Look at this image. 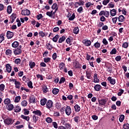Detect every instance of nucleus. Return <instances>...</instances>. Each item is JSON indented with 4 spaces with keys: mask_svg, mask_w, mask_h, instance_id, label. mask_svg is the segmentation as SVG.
<instances>
[{
    "mask_svg": "<svg viewBox=\"0 0 129 129\" xmlns=\"http://www.w3.org/2000/svg\"><path fill=\"white\" fill-rule=\"evenodd\" d=\"M107 100H108V98H107L104 99H100V98H98V101L99 102V106L105 105V104H106V102H107Z\"/></svg>",
    "mask_w": 129,
    "mask_h": 129,
    "instance_id": "1",
    "label": "nucleus"
},
{
    "mask_svg": "<svg viewBox=\"0 0 129 129\" xmlns=\"http://www.w3.org/2000/svg\"><path fill=\"white\" fill-rule=\"evenodd\" d=\"M14 122H15V120L12 118L8 117L4 119V123L7 125H12Z\"/></svg>",
    "mask_w": 129,
    "mask_h": 129,
    "instance_id": "2",
    "label": "nucleus"
},
{
    "mask_svg": "<svg viewBox=\"0 0 129 129\" xmlns=\"http://www.w3.org/2000/svg\"><path fill=\"white\" fill-rule=\"evenodd\" d=\"M31 11L27 9H24L21 11V15L22 16H30Z\"/></svg>",
    "mask_w": 129,
    "mask_h": 129,
    "instance_id": "3",
    "label": "nucleus"
},
{
    "mask_svg": "<svg viewBox=\"0 0 129 129\" xmlns=\"http://www.w3.org/2000/svg\"><path fill=\"white\" fill-rule=\"evenodd\" d=\"M46 108L48 109H51L52 107H53V101L51 100H48L46 104Z\"/></svg>",
    "mask_w": 129,
    "mask_h": 129,
    "instance_id": "4",
    "label": "nucleus"
},
{
    "mask_svg": "<svg viewBox=\"0 0 129 129\" xmlns=\"http://www.w3.org/2000/svg\"><path fill=\"white\" fill-rule=\"evenodd\" d=\"M23 52V50L18 48V47H16V48H15L13 49V53L14 55H21V54Z\"/></svg>",
    "mask_w": 129,
    "mask_h": 129,
    "instance_id": "5",
    "label": "nucleus"
},
{
    "mask_svg": "<svg viewBox=\"0 0 129 129\" xmlns=\"http://www.w3.org/2000/svg\"><path fill=\"white\" fill-rule=\"evenodd\" d=\"M83 43L84 45L86 46V47H89V46L91 45V41L87 40V39H84L83 40Z\"/></svg>",
    "mask_w": 129,
    "mask_h": 129,
    "instance_id": "6",
    "label": "nucleus"
},
{
    "mask_svg": "<svg viewBox=\"0 0 129 129\" xmlns=\"http://www.w3.org/2000/svg\"><path fill=\"white\" fill-rule=\"evenodd\" d=\"M10 22L11 24H13V23L15 22L16 19H17V14L16 13L12 14V15L10 16Z\"/></svg>",
    "mask_w": 129,
    "mask_h": 129,
    "instance_id": "7",
    "label": "nucleus"
},
{
    "mask_svg": "<svg viewBox=\"0 0 129 129\" xmlns=\"http://www.w3.org/2000/svg\"><path fill=\"white\" fill-rule=\"evenodd\" d=\"M14 105L11 103L6 105V109H7V110H9V111H11V110H13V109H14Z\"/></svg>",
    "mask_w": 129,
    "mask_h": 129,
    "instance_id": "8",
    "label": "nucleus"
},
{
    "mask_svg": "<svg viewBox=\"0 0 129 129\" xmlns=\"http://www.w3.org/2000/svg\"><path fill=\"white\" fill-rule=\"evenodd\" d=\"M66 113L67 115H70L71 114V108L69 106L66 107Z\"/></svg>",
    "mask_w": 129,
    "mask_h": 129,
    "instance_id": "9",
    "label": "nucleus"
},
{
    "mask_svg": "<svg viewBox=\"0 0 129 129\" xmlns=\"http://www.w3.org/2000/svg\"><path fill=\"white\" fill-rule=\"evenodd\" d=\"M7 39H12L14 37V33L10 31H8L7 32Z\"/></svg>",
    "mask_w": 129,
    "mask_h": 129,
    "instance_id": "10",
    "label": "nucleus"
},
{
    "mask_svg": "<svg viewBox=\"0 0 129 129\" xmlns=\"http://www.w3.org/2000/svg\"><path fill=\"white\" fill-rule=\"evenodd\" d=\"M13 109H14V112H20L21 110H22V108H21V106L19 105H17L15 106Z\"/></svg>",
    "mask_w": 129,
    "mask_h": 129,
    "instance_id": "11",
    "label": "nucleus"
},
{
    "mask_svg": "<svg viewBox=\"0 0 129 129\" xmlns=\"http://www.w3.org/2000/svg\"><path fill=\"white\" fill-rule=\"evenodd\" d=\"M107 80L110 82V84H112V85H114V84H115V80L111 78V77H108Z\"/></svg>",
    "mask_w": 129,
    "mask_h": 129,
    "instance_id": "12",
    "label": "nucleus"
},
{
    "mask_svg": "<svg viewBox=\"0 0 129 129\" xmlns=\"http://www.w3.org/2000/svg\"><path fill=\"white\" fill-rule=\"evenodd\" d=\"M36 115H38V116H42V112L40 110H36L32 112Z\"/></svg>",
    "mask_w": 129,
    "mask_h": 129,
    "instance_id": "13",
    "label": "nucleus"
},
{
    "mask_svg": "<svg viewBox=\"0 0 129 129\" xmlns=\"http://www.w3.org/2000/svg\"><path fill=\"white\" fill-rule=\"evenodd\" d=\"M6 70L8 73H11L12 72V67L11 64L8 63L6 65Z\"/></svg>",
    "mask_w": 129,
    "mask_h": 129,
    "instance_id": "14",
    "label": "nucleus"
},
{
    "mask_svg": "<svg viewBox=\"0 0 129 129\" xmlns=\"http://www.w3.org/2000/svg\"><path fill=\"white\" fill-rule=\"evenodd\" d=\"M95 91H100L101 90V86L99 84L95 85L94 87Z\"/></svg>",
    "mask_w": 129,
    "mask_h": 129,
    "instance_id": "15",
    "label": "nucleus"
},
{
    "mask_svg": "<svg viewBox=\"0 0 129 129\" xmlns=\"http://www.w3.org/2000/svg\"><path fill=\"white\" fill-rule=\"evenodd\" d=\"M74 108H75V111L76 112H79L80 110L81 109V108H80V106L78 104H76L74 106Z\"/></svg>",
    "mask_w": 129,
    "mask_h": 129,
    "instance_id": "16",
    "label": "nucleus"
},
{
    "mask_svg": "<svg viewBox=\"0 0 129 129\" xmlns=\"http://www.w3.org/2000/svg\"><path fill=\"white\" fill-rule=\"evenodd\" d=\"M20 117L21 118H22V119L26 120V121H29V120H30V117L29 116H26L25 115L22 114Z\"/></svg>",
    "mask_w": 129,
    "mask_h": 129,
    "instance_id": "17",
    "label": "nucleus"
},
{
    "mask_svg": "<svg viewBox=\"0 0 129 129\" xmlns=\"http://www.w3.org/2000/svg\"><path fill=\"white\" fill-rule=\"evenodd\" d=\"M94 83H99V79L97 78V74L96 73L94 75Z\"/></svg>",
    "mask_w": 129,
    "mask_h": 129,
    "instance_id": "18",
    "label": "nucleus"
},
{
    "mask_svg": "<svg viewBox=\"0 0 129 129\" xmlns=\"http://www.w3.org/2000/svg\"><path fill=\"white\" fill-rule=\"evenodd\" d=\"M74 67L76 69H81V68H82V65L80 64L78 62H76L75 64H74Z\"/></svg>",
    "mask_w": 129,
    "mask_h": 129,
    "instance_id": "19",
    "label": "nucleus"
},
{
    "mask_svg": "<svg viewBox=\"0 0 129 129\" xmlns=\"http://www.w3.org/2000/svg\"><path fill=\"white\" fill-rule=\"evenodd\" d=\"M47 99L46 98H43L40 100V104L42 106H44L45 104L47 103Z\"/></svg>",
    "mask_w": 129,
    "mask_h": 129,
    "instance_id": "20",
    "label": "nucleus"
},
{
    "mask_svg": "<svg viewBox=\"0 0 129 129\" xmlns=\"http://www.w3.org/2000/svg\"><path fill=\"white\" fill-rule=\"evenodd\" d=\"M36 101V97L34 96H32L29 98V102L31 103H35Z\"/></svg>",
    "mask_w": 129,
    "mask_h": 129,
    "instance_id": "21",
    "label": "nucleus"
},
{
    "mask_svg": "<svg viewBox=\"0 0 129 129\" xmlns=\"http://www.w3.org/2000/svg\"><path fill=\"white\" fill-rule=\"evenodd\" d=\"M12 54H13V51L11 49H8L6 51V55L7 56H12Z\"/></svg>",
    "mask_w": 129,
    "mask_h": 129,
    "instance_id": "22",
    "label": "nucleus"
},
{
    "mask_svg": "<svg viewBox=\"0 0 129 129\" xmlns=\"http://www.w3.org/2000/svg\"><path fill=\"white\" fill-rule=\"evenodd\" d=\"M73 33L76 35H78V34H79V27H78V26L74 28Z\"/></svg>",
    "mask_w": 129,
    "mask_h": 129,
    "instance_id": "23",
    "label": "nucleus"
},
{
    "mask_svg": "<svg viewBox=\"0 0 129 129\" xmlns=\"http://www.w3.org/2000/svg\"><path fill=\"white\" fill-rule=\"evenodd\" d=\"M15 84L16 88H17L18 89H20V87L21 86V82L18 81H15Z\"/></svg>",
    "mask_w": 129,
    "mask_h": 129,
    "instance_id": "24",
    "label": "nucleus"
},
{
    "mask_svg": "<svg viewBox=\"0 0 129 129\" xmlns=\"http://www.w3.org/2000/svg\"><path fill=\"white\" fill-rule=\"evenodd\" d=\"M118 22H120L121 23H122V22H124V20H125V18L123 15H120L118 18Z\"/></svg>",
    "mask_w": 129,
    "mask_h": 129,
    "instance_id": "25",
    "label": "nucleus"
},
{
    "mask_svg": "<svg viewBox=\"0 0 129 129\" xmlns=\"http://www.w3.org/2000/svg\"><path fill=\"white\" fill-rule=\"evenodd\" d=\"M46 49L48 50H52L53 49V45L51 44V43H48L46 44Z\"/></svg>",
    "mask_w": 129,
    "mask_h": 129,
    "instance_id": "26",
    "label": "nucleus"
},
{
    "mask_svg": "<svg viewBox=\"0 0 129 129\" xmlns=\"http://www.w3.org/2000/svg\"><path fill=\"white\" fill-rule=\"evenodd\" d=\"M12 47H13V48H17V47H19V42L14 41L12 44Z\"/></svg>",
    "mask_w": 129,
    "mask_h": 129,
    "instance_id": "27",
    "label": "nucleus"
},
{
    "mask_svg": "<svg viewBox=\"0 0 129 129\" xmlns=\"http://www.w3.org/2000/svg\"><path fill=\"white\" fill-rule=\"evenodd\" d=\"M4 102L5 105H8V104H9L10 103H11V99L10 98H6L4 100Z\"/></svg>",
    "mask_w": 129,
    "mask_h": 129,
    "instance_id": "28",
    "label": "nucleus"
},
{
    "mask_svg": "<svg viewBox=\"0 0 129 129\" xmlns=\"http://www.w3.org/2000/svg\"><path fill=\"white\" fill-rule=\"evenodd\" d=\"M60 38V36L59 35L56 34L53 38L52 41L53 42H54L55 43H56V42L58 41V39Z\"/></svg>",
    "mask_w": 129,
    "mask_h": 129,
    "instance_id": "29",
    "label": "nucleus"
},
{
    "mask_svg": "<svg viewBox=\"0 0 129 129\" xmlns=\"http://www.w3.org/2000/svg\"><path fill=\"white\" fill-rule=\"evenodd\" d=\"M12 12H13V9H12V6L9 5L7 7V13L8 14H12Z\"/></svg>",
    "mask_w": 129,
    "mask_h": 129,
    "instance_id": "30",
    "label": "nucleus"
},
{
    "mask_svg": "<svg viewBox=\"0 0 129 129\" xmlns=\"http://www.w3.org/2000/svg\"><path fill=\"white\" fill-rule=\"evenodd\" d=\"M110 13L112 17H114V16L116 15V10H115V9H113L112 10H110Z\"/></svg>",
    "mask_w": 129,
    "mask_h": 129,
    "instance_id": "31",
    "label": "nucleus"
},
{
    "mask_svg": "<svg viewBox=\"0 0 129 129\" xmlns=\"http://www.w3.org/2000/svg\"><path fill=\"white\" fill-rule=\"evenodd\" d=\"M42 91L43 92H44V93H47V92H48V91H49V90L48 89V88H47V86L46 85H44L42 87Z\"/></svg>",
    "mask_w": 129,
    "mask_h": 129,
    "instance_id": "32",
    "label": "nucleus"
},
{
    "mask_svg": "<svg viewBox=\"0 0 129 129\" xmlns=\"http://www.w3.org/2000/svg\"><path fill=\"white\" fill-rule=\"evenodd\" d=\"M29 66L31 68V69H33L35 66H36V63L35 62L33 61H29Z\"/></svg>",
    "mask_w": 129,
    "mask_h": 129,
    "instance_id": "33",
    "label": "nucleus"
},
{
    "mask_svg": "<svg viewBox=\"0 0 129 129\" xmlns=\"http://www.w3.org/2000/svg\"><path fill=\"white\" fill-rule=\"evenodd\" d=\"M27 85L29 88H31V89H33L34 88V87L33 86V83L32 82V81H30L29 82L27 83Z\"/></svg>",
    "mask_w": 129,
    "mask_h": 129,
    "instance_id": "34",
    "label": "nucleus"
},
{
    "mask_svg": "<svg viewBox=\"0 0 129 129\" xmlns=\"http://www.w3.org/2000/svg\"><path fill=\"white\" fill-rule=\"evenodd\" d=\"M64 67H65V63L64 62H61L59 64V70H63Z\"/></svg>",
    "mask_w": 129,
    "mask_h": 129,
    "instance_id": "35",
    "label": "nucleus"
},
{
    "mask_svg": "<svg viewBox=\"0 0 129 129\" xmlns=\"http://www.w3.org/2000/svg\"><path fill=\"white\" fill-rule=\"evenodd\" d=\"M52 93L53 94H54V95L58 94V93H59V89L57 88H54L52 90Z\"/></svg>",
    "mask_w": 129,
    "mask_h": 129,
    "instance_id": "36",
    "label": "nucleus"
},
{
    "mask_svg": "<svg viewBox=\"0 0 129 129\" xmlns=\"http://www.w3.org/2000/svg\"><path fill=\"white\" fill-rule=\"evenodd\" d=\"M38 34L42 38H44V37L46 36V33L43 32L42 31H39Z\"/></svg>",
    "mask_w": 129,
    "mask_h": 129,
    "instance_id": "37",
    "label": "nucleus"
},
{
    "mask_svg": "<svg viewBox=\"0 0 129 129\" xmlns=\"http://www.w3.org/2000/svg\"><path fill=\"white\" fill-rule=\"evenodd\" d=\"M65 40H66V37L64 36H62L61 37L59 38L58 43H62V42H64Z\"/></svg>",
    "mask_w": 129,
    "mask_h": 129,
    "instance_id": "38",
    "label": "nucleus"
},
{
    "mask_svg": "<svg viewBox=\"0 0 129 129\" xmlns=\"http://www.w3.org/2000/svg\"><path fill=\"white\" fill-rule=\"evenodd\" d=\"M5 34L2 33L0 35V43L3 42V41H5Z\"/></svg>",
    "mask_w": 129,
    "mask_h": 129,
    "instance_id": "39",
    "label": "nucleus"
},
{
    "mask_svg": "<svg viewBox=\"0 0 129 129\" xmlns=\"http://www.w3.org/2000/svg\"><path fill=\"white\" fill-rule=\"evenodd\" d=\"M119 120L120 122H122V121H123V120H124V115L121 114L119 116Z\"/></svg>",
    "mask_w": 129,
    "mask_h": 129,
    "instance_id": "40",
    "label": "nucleus"
},
{
    "mask_svg": "<svg viewBox=\"0 0 129 129\" xmlns=\"http://www.w3.org/2000/svg\"><path fill=\"white\" fill-rule=\"evenodd\" d=\"M21 62H22V59H20V58H16L15 60V64H17V65H19L21 64Z\"/></svg>",
    "mask_w": 129,
    "mask_h": 129,
    "instance_id": "41",
    "label": "nucleus"
},
{
    "mask_svg": "<svg viewBox=\"0 0 129 129\" xmlns=\"http://www.w3.org/2000/svg\"><path fill=\"white\" fill-rule=\"evenodd\" d=\"M33 119L34 122L36 123L37 122V121L39 120V117L36 116L35 115H34L33 116Z\"/></svg>",
    "mask_w": 129,
    "mask_h": 129,
    "instance_id": "42",
    "label": "nucleus"
},
{
    "mask_svg": "<svg viewBox=\"0 0 129 129\" xmlns=\"http://www.w3.org/2000/svg\"><path fill=\"white\" fill-rule=\"evenodd\" d=\"M110 55H115L116 54V49L114 48L112 49V50L110 52Z\"/></svg>",
    "mask_w": 129,
    "mask_h": 129,
    "instance_id": "43",
    "label": "nucleus"
},
{
    "mask_svg": "<svg viewBox=\"0 0 129 129\" xmlns=\"http://www.w3.org/2000/svg\"><path fill=\"white\" fill-rule=\"evenodd\" d=\"M23 111L24 115H29V113H30V111H29L28 109L26 108H24L23 109Z\"/></svg>",
    "mask_w": 129,
    "mask_h": 129,
    "instance_id": "44",
    "label": "nucleus"
},
{
    "mask_svg": "<svg viewBox=\"0 0 129 129\" xmlns=\"http://www.w3.org/2000/svg\"><path fill=\"white\" fill-rule=\"evenodd\" d=\"M22 106H27L28 105V102L26 100L22 101L21 103Z\"/></svg>",
    "mask_w": 129,
    "mask_h": 129,
    "instance_id": "45",
    "label": "nucleus"
},
{
    "mask_svg": "<svg viewBox=\"0 0 129 129\" xmlns=\"http://www.w3.org/2000/svg\"><path fill=\"white\" fill-rule=\"evenodd\" d=\"M43 61L45 63H48L51 61V58L50 57H45L43 58Z\"/></svg>",
    "mask_w": 129,
    "mask_h": 129,
    "instance_id": "46",
    "label": "nucleus"
},
{
    "mask_svg": "<svg viewBox=\"0 0 129 129\" xmlns=\"http://www.w3.org/2000/svg\"><path fill=\"white\" fill-rule=\"evenodd\" d=\"M45 121L48 123H51V122H52V121H53V120L51 118V117H48L46 118Z\"/></svg>",
    "mask_w": 129,
    "mask_h": 129,
    "instance_id": "47",
    "label": "nucleus"
},
{
    "mask_svg": "<svg viewBox=\"0 0 129 129\" xmlns=\"http://www.w3.org/2000/svg\"><path fill=\"white\" fill-rule=\"evenodd\" d=\"M94 46L95 48H100V43L97 42L94 44Z\"/></svg>",
    "mask_w": 129,
    "mask_h": 129,
    "instance_id": "48",
    "label": "nucleus"
},
{
    "mask_svg": "<svg viewBox=\"0 0 129 129\" xmlns=\"http://www.w3.org/2000/svg\"><path fill=\"white\" fill-rule=\"evenodd\" d=\"M20 100H21V97L20 96H17L15 97L14 101L15 102L18 103Z\"/></svg>",
    "mask_w": 129,
    "mask_h": 129,
    "instance_id": "49",
    "label": "nucleus"
},
{
    "mask_svg": "<svg viewBox=\"0 0 129 129\" xmlns=\"http://www.w3.org/2000/svg\"><path fill=\"white\" fill-rule=\"evenodd\" d=\"M75 19V13H73L72 16L69 18V21H73Z\"/></svg>",
    "mask_w": 129,
    "mask_h": 129,
    "instance_id": "50",
    "label": "nucleus"
},
{
    "mask_svg": "<svg viewBox=\"0 0 129 129\" xmlns=\"http://www.w3.org/2000/svg\"><path fill=\"white\" fill-rule=\"evenodd\" d=\"M65 80H66L65 78L61 77L59 80V84H62V83H64L65 82Z\"/></svg>",
    "mask_w": 129,
    "mask_h": 129,
    "instance_id": "51",
    "label": "nucleus"
},
{
    "mask_svg": "<svg viewBox=\"0 0 129 129\" xmlns=\"http://www.w3.org/2000/svg\"><path fill=\"white\" fill-rule=\"evenodd\" d=\"M122 47L123 48H124L125 49H126L127 48V47H128V43L124 42L122 45Z\"/></svg>",
    "mask_w": 129,
    "mask_h": 129,
    "instance_id": "52",
    "label": "nucleus"
},
{
    "mask_svg": "<svg viewBox=\"0 0 129 129\" xmlns=\"http://www.w3.org/2000/svg\"><path fill=\"white\" fill-rule=\"evenodd\" d=\"M102 43L105 45V46H107V45H108V41H107L106 38L103 39Z\"/></svg>",
    "mask_w": 129,
    "mask_h": 129,
    "instance_id": "53",
    "label": "nucleus"
},
{
    "mask_svg": "<svg viewBox=\"0 0 129 129\" xmlns=\"http://www.w3.org/2000/svg\"><path fill=\"white\" fill-rule=\"evenodd\" d=\"M86 76L88 79H91L92 78V77H91V74L90 73L86 72Z\"/></svg>",
    "mask_w": 129,
    "mask_h": 129,
    "instance_id": "54",
    "label": "nucleus"
},
{
    "mask_svg": "<svg viewBox=\"0 0 129 129\" xmlns=\"http://www.w3.org/2000/svg\"><path fill=\"white\" fill-rule=\"evenodd\" d=\"M113 2H110L108 5V7L109 8V9H112L113 8H114V4H112Z\"/></svg>",
    "mask_w": 129,
    "mask_h": 129,
    "instance_id": "55",
    "label": "nucleus"
},
{
    "mask_svg": "<svg viewBox=\"0 0 129 129\" xmlns=\"http://www.w3.org/2000/svg\"><path fill=\"white\" fill-rule=\"evenodd\" d=\"M43 15H42V14H40L36 16V19L38 20H41V19H43Z\"/></svg>",
    "mask_w": 129,
    "mask_h": 129,
    "instance_id": "56",
    "label": "nucleus"
},
{
    "mask_svg": "<svg viewBox=\"0 0 129 129\" xmlns=\"http://www.w3.org/2000/svg\"><path fill=\"white\" fill-rule=\"evenodd\" d=\"M5 85L4 84H2L0 85V90L1 91H4L5 90Z\"/></svg>",
    "mask_w": 129,
    "mask_h": 129,
    "instance_id": "57",
    "label": "nucleus"
},
{
    "mask_svg": "<svg viewBox=\"0 0 129 129\" xmlns=\"http://www.w3.org/2000/svg\"><path fill=\"white\" fill-rule=\"evenodd\" d=\"M52 13H53V11H51V12H46V16H48V17H50V18L53 17Z\"/></svg>",
    "mask_w": 129,
    "mask_h": 129,
    "instance_id": "58",
    "label": "nucleus"
},
{
    "mask_svg": "<svg viewBox=\"0 0 129 129\" xmlns=\"http://www.w3.org/2000/svg\"><path fill=\"white\" fill-rule=\"evenodd\" d=\"M78 13H79V14H81L83 12V8L82 7H80L78 8L77 10Z\"/></svg>",
    "mask_w": 129,
    "mask_h": 129,
    "instance_id": "59",
    "label": "nucleus"
},
{
    "mask_svg": "<svg viewBox=\"0 0 129 129\" xmlns=\"http://www.w3.org/2000/svg\"><path fill=\"white\" fill-rule=\"evenodd\" d=\"M115 60L117 61V62H118L121 60V56L120 55H117L115 58Z\"/></svg>",
    "mask_w": 129,
    "mask_h": 129,
    "instance_id": "60",
    "label": "nucleus"
},
{
    "mask_svg": "<svg viewBox=\"0 0 129 129\" xmlns=\"http://www.w3.org/2000/svg\"><path fill=\"white\" fill-rule=\"evenodd\" d=\"M74 121H75V122H77V123H78V122H79V116H76L74 118Z\"/></svg>",
    "mask_w": 129,
    "mask_h": 129,
    "instance_id": "61",
    "label": "nucleus"
},
{
    "mask_svg": "<svg viewBox=\"0 0 129 129\" xmlns=\"http://www.w3.org/2000/svg\"><path fill=\"white\" fill-rule=\"evenodd\" d=\"M55 107L57 108V109H60L61 108V104L56 103L55 104Z\"/></svg>",
    "mask_w": 129,
    "mask_h": 129,
    "instance_id": "62",
    "label": "nucleus"
},
{
    "mask_svg": "<svg viewBox=\"0 0 129 129\" xmlns=\"http://www.w3.org/2000/svg\"><path fill=\"white\" fill-rule=\"evenodd\" d=\"M36 77L38 79L40 78V80L41 81L44 80V78H43V75H42L38 74L36 75Z\"/></svg>",
    "mask_w": 129,
    "mask_h": 129,
    "instance_id": "63",
    "label": "nucleus"
},
{
    "mask_svg": "<svg viewBox=\"0 0 129 129\" xmlns=\"http://www.w3.org/2000/svg\"><path fill=\"white\" fill-rule=\"evenodd\" d=\"M128 127H129L128 123H125L123 125V128L127 129Z\"/></svg>",
    "mask_w": 129,
    "mask_h": 129,
    "instance_id": "64",
    "label": "nucleus"
}]
</instances>
